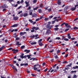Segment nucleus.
Returning <instances> with one entry per match:
<instances>
[{
    "instance_id": "f257e3e1",
    "label": "nucleus",
    "mask_w": 78,
    "mask_h": 78,
    "mask_svg": "<svg viewBox=\"0 0 78 78\" xmlns=\"http://www.w3.org/2000/svg\"><path fill=\"white\" fill-rule=\"evenodd\" d=\"M9 66H11V67L12 69H15V70H16V71H17V70L16 68V67L14 66L13 65L10 64Z\"/></svg>"
},
{
    "instance_id": "f03ea898",
    "label": "nucleus",
    "mask_w": 78,
    "mask_h": 78,
    "mask_svg": "<svg viewBox=\"0 0 78 78\" xmlns=\"http://www.w3.org/2000/svg\"><path fill=\"white\" fill-rule=\"evenodd\" d=\"M78 5H75V7H72L71 9V10L72 11H75V9H76V7H77L78 6Z\"/></svg>"
},
{
    "instance_id": "7ed1b4c3",
    "label": "nucleus",
    "mask_w": 78,
    "mask_h": 78,
    "mask_svg": "<svg viewBox=\"0 0 78 78\" xmlns=\"http://www.w3.org/2000/svg\"><path fill=\"white\" fill-rule=\"evenodd\" d=\"M38 36V35L37 34L35 35H33L32 36V37H35V39H38L39 38V37H37V36Z\"/></svg>"
},
{
    "instance_id": "20e7f679",
    "label": "nucleus",
    "mask_w": 78,
    "mask_h": 78,
    "mask_svg": "<svg viewBox=\"0 0 78 78\" xmlns=\"http://www.w3.org/2000/svg\"><path fill=\"white\" fill-rule=\"evenodd\" d=\"M33 10H29V15L30 16H31V15H33Z\"/></svg>"
},
{
    "instance_id": "39448f33",
    "label": "nucleus",
    "mask_w": 78,
    "mask_h": 78,
    "mask_svg": "<svg viewBox=\"0 0 78 78\" xmlns=\"http://www.w3.org/2000/svg\"><path fill=\"white\" fill-rule=\"evenodd\" d=\"M12 51H13V53H16L17 52L19 51V50H18L14 49H13L12 50Z\"/></svg>"
},
{
    "instance_id": "423d86ee",
    "label": "nucleus",
    "mask_w": 78,
    "mask_h": 78,
    "mask_svg": "<svg viewBox=\"0 0 78 78\" xmlns=\"http://www.w3.org/2000/svg\"><path fill=\"white\" fill-rule=\"evenodd\" d=\"M52 26H50V24L47 25L46 27L47 28H49V29H51V28H52Z\"/></svg>"
},
{
    "instance_id": "0eeeda50",
    "label": "nucleus",
    "mask_w": 78,
    "mask_h": 78,
    "mask_svg": "<svg viewBox=\"0 0 78 78\" xmlns=\"http://www.w3.org/2000/svg\"><path fill=\"white\" fill-rule=\"evenodd\" d=\"M20 57L21 58H22V59H23V58H25V59H26L27 56V55H25L24 56H20Z\"/></svg>"
},
{
    "instance_id": "6e6552de",
    "label": "nucleus",
    "mask_w": 78,
    "mask_h": 78,
    "mask_svg": "<svg viewBox=\"0 0 78 78\" xmlns=\"http://www.w3.org/2000/svg\"><path fill=\"white\" fill-rule=\"evenodd\" d=\"M5 46L3 45L1 48H0V51H1L3 49V48H5Z\"/></svg>"
},
{
    "instance_id": "1a4fd4ad",
    "label": "nucleus",
    "mask_w": 78,
    "mask_h": 78,
    "mask_svg": "<svg viewBox=\"0 0 78 78\" xmlns=\"http://www.w3.org/2000/svg\"><path fill=\"white\" fill-rule=\"evenodd\" d=\"M3 8H8V7L6 5H3L2 6Z\"/></svg>"
},
{
    "instance_id": "9d476101",
    "label": "nucleus",
    "mask_w": 78,
    "mask_h": 78,
    "mask_svg": "<svg viewBox=\"0 0 78 78\" xmlns=\"http://www.w3.org/2000/svg\"><path fill=\"white\" fill-rule=\"evenodd\" d=\"M16 34H17L16 33H15L13 35V36L14 37H15V38L17 37V35Z\"/></svg>"
},
{
    "instance_id": "9b49d317",
    "label": "nucleus",
    "mask_w": 78,
    "mask_h": 78,
    "mask_svg": "<svg viewBox=\"0 0 78 78\" xmlns=\"http://www.w3.org/2000/svg\"><path fill=\"white\" fill-rule=\"evenodd\" d=\"M58 5H61V0H58Z\"/></svg>"
},
{
    "instance_id": "f8f14e48",
    "label": "nucleus",
    "mask_w": 78,
    "mask_h": 78,
    "mask_svg": "<svg viewBox=\"0 0 78 78\" xmlns=\"http://www.w3.org/2000/svg\"><path fill=\"white\" fill-rule=\"evenodd\" d=\"M68 6H66L64 9V11H66L67 10V9H68Z\"/></svg>"
},
{
    "instance_id": "ddd939ff",
    "label": "nucleus",
    "mask_w": 78,
    "mask_h": 78,
    "mask_svg": "<svg viewBox=\"0 0 78 78\" xmlns=\"http://www.w3.org/2000/svg\"><path fill=\"white\" fill-rule=\"evenodd\" d=\"M18 19H19V18L17 16H16L13 18V20H17Z\"/></svg>"
},
{
    "instance_id": "4468645a",
    "label": "nucleus",
    "mask_w": 78,
    "mask_h": 78,
    "mask_svg": "<svg viewBox=\"0 0 78 78\" xmlns=\"http://www.w3.org/2000/svg\"><path fill=\"white\" fill-rule=\"evenodd\" d=\"M32 17H37V15L36 13H34L32 15Z\"/></svg>"
},
{
    "instance_id": "2eb2a0df",
    "label": "nucleus",
    "mask_w": 78,
    "mask_h": 78,
    "mask_svg": "<svg viewBox=\"0 0 78 78\" xmlns=\"http://www.w3.org/2000/svg\"><path fill=\"white\" fill-rule=\"evenodd\" d=\"M27 33L26 32H20V35H24V34H26Z\"/></svg>"
},
{
    "instance_id": "dca6fc26",
    "label": "nucleus",
    "mask_w": 78,
    "mask_h": 78,
    "mask_svg": "<svg viewBox=\"0 0 78 78\" xmlns=\"http://www.w3.org/2000/svg\"><path fill=\"white\" fill-rule=\"evenodd\" d=\"M18 26V25L17 24H14V25L12 26V27H17Z\"/></svg>"
},
{
    "instance_id": "f3484780",
    "label": "nucleus",
    "mask_w": 78,
    "mask_h": 78,
    "mask_svg": "<svg viewBox=\"0 0 78 78\" xmlns=\"http://www.w3.org/2000/svg\"><path fill=\"white\" fill-rule=\"evenodd\" d=\"M16 45H18V46L20 45H21V44H19V42L17 41L16 42Z\"/></svg>"
},
{
    "instance_id": "a211bd4d",
    "label": "nucleus",
    "mask_w": 78,
    "mask_h": 78,
    "mask_svg": "<svg viewBox=\"0 0 78 78\" xmlns=\"http://www.w3.org/2000/svg\"><path fill=\"white\" fill-rule=\"evenodd\" d=\"M33 69L34 70H35V71H36V70H37V68L36 67V66H34L33 68Z\"/></svg>"
},
{
    "instance_id": "6ab92c4d",
    "label": "nucleus",
    "mask_w": 78,
    "mask_h": 78,
    "mask_svg": "<svg viewBox=\"0 0 78 78\" xmlns=\"http://www.w3.org/2000/svg\"><path fill=\"white\" fill-rule=\"evenodd\" d=\"M31 45H35L36 44V42H32L31 43Z\"/></svg>"
},
{
    "instance_id": "aec40b11",
    "label": "nucleus",
    "mask_w": 78,
    "mask_h": 78,
    "mask_svg": "<svg viewBox=\"0 0 78 78\" xmlns=\"http://www.w3.org/2000/svg\"><path fill=\"white\" fill-rule=\"evenodd\" d=\"M70 34H68V38L69 39H71V36H70Z\"/></svg>"
},
{
    "instance_id": "412c9836",
    "label": "nucleus",
    "mask_w": 78,
    "mask_h": 78,
    "mask_svg": "<svg viewBox=\"0 0 78 78\" xmlns=\"http://www.w3.org/2000/svg\"><path fill=\"white\" fill-rule=\"evenodd\" d=\"M27 16H28V13H25L23 14L24 17H27Z\"/></svg>"
},
{
    "instance_id": "4be33fe9",
    "label": "nucleus",
    "mask_w": 78,
    "mask_h": 78,
    "mask_svg": "<svg viewBox=\"0 0 78 78\" xmlns=\"http://www.w3.org/2000/svg\"><path fill=\"white\" fill-rule=\"evenodd\" d=\"M31 55H27V57H28V59H30V58H31Z\"/></svg>"
},
{
    "instance_id": "5701e85b",
    "label": "nucleus",
    "mask_w": 78,
    "mask_h": 78,
    "mask_svg": "<svg viewBox=\"0 0 78 78\" xmlns=\"http://www.w3.org/2000/svg\"><path fill=\"white\" fill-rule=\"evenodd\" d=\"M39 8V7H36V8H34V10L35 11V10H37V9L38 8Z\"/></svg>"
},
{
    "instance_id": "b1692460",
    "label": "nucleus",
    "mask_w": 78,
    "mask_h": 78,
    "mask_svg": "<svg viewBox=\"0 0 78 78\" xmlns=\"http://www.w3.org/2000/svg\"><path fill=\"white\" fill-rule=\"evenodd\" d=\"M74 73H75L76 72V71H72L71 72V73H74Z\"/></svg>"
},
{
    "instance_id": "393cba45",
    "label": "nucleus",
    "mask_w": 78,
    "mask_h": 78,
    "mask_svg": "<svg viewBox=\"0 0 78 78\" xmlns=\"http://www.w3.org/2000/svg\"><path fill=\"white\" fill-rule=\"evenodd\" d=\"M37 2V0H34L33 1V3H36Z\"/></svg>"
},
{
    "instance_id": "a878e982",
    "label": "nucleus",
    "mask_w": 78,
    "mask_h": 78,
    "mask_svg": "<svg viewBox=\"0 0 78 78\" xmlns=\"http://www.w3.org/2000/svg\"><path fill=\"white\" fill-rule=\"evenodd\" d=\"M38 44L40 46H41V47L42 46V43H38Z\"/></svg>"
},
{
    "instance_id": "bb28decb",
    "label": "nucleus",
    "mask_w": 78,
    "mask_h": 78,
    "mask_svg": "<svg viewBox=\"0 0 78 78\" xmlns=\"http://www.w3.org/2000/svg\"><path fill=\"white\" fill-rule=\"evenodd\" d=\"M42 41V39H40L38 41V43H41V42Z\"/></svg>"
},
{
    "instance_id": "cd10ccee",
    "label": "nucleus",
    "mask_w": 78,
    "mask_h": 78,
    "mask_svg": "<svg viewBox=\"0 0 78 78\" xmlns=\"http://www.w3.org/2000/svg\"><path fill=\"white\" fill-rule=\"evenodd\" d=\"M38 12L39 13H41L42 12V10L41 9H38Z\"/></svg>"
},
{
    "instance_id": "c85d7f7f",
    "label": "nucleus",
    "mask_w": 78,
    "mask_h": 78,
    "mask_svg": "<svg viewBox=\"0 0 78 78\" xmlns=\"http://www.w3.org/2000/svg\"><path fill=\"white\" fill-rule=\"evenodd\" d=\"M61 20V19H56L55 20V21H56V22H58V21H59V20Z\"/></svg>"
},
{
    "instance_id": "c756f323",
    "label": "nucleus",
    "mask_w": 78,
    "mask_h": 78,
    "mask_svg": "<svg viewBox=\"0 0 78 78\" xmlns=\"http://www.w3.org/2000/svg\"><path fill=\"white\" fill-rule=\"evenodd\" d=\"M58 30H59V28H54V30H55V31H58Z\"/></svg>"
},
{
    "instance_id": "7c9ffc66",
    "label": "nucleus",
    "mask_w": 78,
    "mask_h": 78,
    "mask_svg": "<svg viewBox=\"0 0 78 78\" xmlns=\"http://www.w3.org/2000/svg\"><path fill=\"white\" fill-rule=\"evenodd\" d=\"M29 21L30 22V23H33V20H29Z\"/></svg>"
},
{
    "instance_id": "2f4dec72",
    "label": "nucleus",
    "mask_w": 78,
    "mask_h": 78,
    "mask_svg": "<svg viewBox=\"0 0 78 78\" xmlns=\"http://www.w3.org/2000/svg\"><path fill=\"white\" fill-rule=\"evenodd\" d=\"M64 40L65 41H69V39L67 38H65L64 39Z\"/></svg>"
},
{
    "instance_id": "473e14b6",
    "label": "nucleus",
    "mask_w": 78,
    "mask_h": 78,
    "mask_svg": "<svg viewBox=\"0 0 78 78\" xmlns=\"http://www.w3.org/2000/svg\"><path fill=\"white\" fill-rule=\"evenodd\" d=\"M74 30H78V27H74Z\"/></svg>"
},
{
    "instance_id": "72a5a7b5",
    "label": "nucleus",
    "mask_w": 78,
    "mask_h": 78,
    "mask_svg": "<svg viewBox=\"0 0 78 78\" xmlns=\"http://www.w3.org/2000/svg\"><path fill=\"white\" fill-rule=\"evenodd\" d=\"M71 77H72V76L71 75H69L68 76V78H71Z\"/></svg>"
},
{
    "instance_id": "f704fd0d",
    "label": "nucleus",
    "mask_w": 78,
    "mask_h": 78,
    "mask_svg": "<svg viewBox=\"0 0 78 78\" xmlns=\"http://www.w3.org/2000/svg\"><path fill=\"white\" fill-rule=\"evenodd\" d=\"M55 59H58V55H56L55 56Z\"/></svg>"
},
{
    "instance_id": "c9c22d12",
    "label": "nucleus",
    "mask_w": 78,
    "mask_h": 78,
    "mask_svg": "<svg viewBox=\"0 0 78 78\" xmlns=\"http://www.w3.org/2000/svg\"><path fill=\"white\" fill-rule=\"evenodd\" d=\"M40 6V7H41V8H42V7H43V4H41Z\"/></svg>"
},
{
    "instance_id": "e433bc0d",
    "label": "nucleus",
    "mask_w": 78,
    "mask_h": 78,
    "mask_svg": "<svg viewBox=\"0 0 78 78\" xmlns=\"http://www.w3.org/2000/svg\"><path fill=\"white\" fill-rule=\"evenodd\" d=\"M48 12H50V11H51V9H48Z\"/></svg>"
},
{
    "instance_id": "4c0bfd02",
    "label": "nucleus",
    "mask_w": 78,
    "mask_h": 78,
    "mask_svg": "<svg viewBox=\"0 0 78 78\" xmlns=\"http://www.w3.org/2000/svg\"><path fill=\"white\" fill-rule=\"evenodd\" d=\"M25 3L26 5H29V2H27L26 1Z\"/></svg>"
},
{
    "instance_id": "58836bf2",
    "label": "nucleus",
    "mask_w": 78,
    "mask_h": 78,
    "mask_svg": "<svg viewBox=\"0 0 78 78\" xmlns=\"http://www.w3.org/2000/svg\"><path fill=\"white\" fill-rule=\"evenodd\" d=\"M25 48V46H23L21 47V49H23V48Z\"/></svg>"
},
{
    "instance_id": "ea45409f",
    "label": "nucleus",
    "mask_w": 78,
    "mask_h": 78,
    "mask_svg": "<svg viewBox=\"0 0 78 78\" xmlns=\"http://www.w3.org/2000/svg\"><path fill=\"white\" fill-rule=\"evenodd\" d=\"M53 17V16H49V19H51Z\"/></svg>"
},
{
    "instance_id": "a19ab883",
    "label": "nucleus",
    "mask_w": 78,
    "mask_h": 78,
    "mask_svg": "<svg viewBox=\"0 0 78 78\" xmlns=\"http://www.w3.org/2000/svg\"><path fill=\"white\" fill-rule=\"evenodd\" d=\"M60 39H61V38H60L59 37H57L56 38V39H58V40H59Z\"/></svg>"
},
{
    "instance_id": "79ce46f5",
    "label": "nucleus",
    "mask_w": 78,
    "mask_h": 78,
    "mask_svg": "<svg viewBox=\"0 0 78 78\" xmlns=\"http://www.w3.org/2000/svg\"><path fill=\"white\" fill-rule=\"evenodd\" d=\"M30 50H27V52L26 53H30Z\"/></svg>"
},
{
    "instance_id": "37998d69",
    "label": "nucleus",
    "mask_w": 78,
    "mask_h": 78,
    "mask_svg": "<svg viewBox=\"0 0 78 78\" xmlns=\"http://www.w3.org/2000/svg\"><path fill=\"white\" fill-rule=\"evenodd\" d=\"M76 77H77V76L76 75H75L73 76V77L74 78H76Z\"/></svg>"
},
{
    "instance_id": "c03bdc74",
    "label": "nucleus",
    "mask_w": 78,
    "mask_h": 78,
    "mask_svg": "<svg viewBox=\"0 0 78 78\" xmlns=\"http://www.w3.org/2000/svg\"><path fill=\"white\" fill-rule=\"evenodd\" d=\"M31 7L29 6L28 8L27 9V10H29V9H31Z\"/></svg>"
},
{
    "instance_id": "a18cd8bd",
    "label": "nucleus",
    "mask_w": 78,
    "mask_h": 78,
    "mask_svg": "<svg viewBox=\"0 0 78 78\" xmlns=\"http://www.w3.org/2000/svg\"><path fill=\"white\" fill-rule=\"evenodd\" d=\"M22 11H20L18 12V14H20V13H22Z\"/></svg>"
},
{
    "instance_id": "49530a36",
    "label": "nucleus",
    "mask_w": 78,
    "mask_h": 78,
    "mask_svg": "<svg viewBox=\"0 0 78 78\" xmlns=\"http://www.w3.org/2000/svg\"><path fill=\"white\" fill-rule=\"evenodd\" d=\"M39 30V27H37L36 28L35 27V30Z\"/></svg>"
},
{
    "instance_id": "de8ad7c7",
    "label": "nucleus",
    "mask_w": 78,
    "mask_h": 78,
    "mask_svg": "<svg viewBox=\"0 0 78 78\" xmlns=\"http://www.w3.org/2000/svg\"><path fill=\"white\" fill-rule=\"evenodd\" d=\"M20 3H23V0H22L20 2Z\"/></svg>"
},
{
    "instance_id": "09e8293b",
    "label": "nucleus",
    "mask_w": 78,
    "mask_h": 78,
    "mask_svg": "<svg viewBox=\"0 0 78 78\" xmlns=\"http://www.w3.org/2000/svg\"><path fill=\"white\" fill-rule=\"evenodd\" d=\"M65 24V25L66 26V27H67V26H68V25H69V24L67 23H66Z\"/></svg>"
},
{
    "instance_id": "8fccbe9b",
    "label": "nucleus",
    "mask_w": 78,
    "mask_h": 78,
    "mask_svg": "<svg viewBox=\"0 0 78 78\" xmlns=\"http://www.w3.org/2000/svg\"><path fill=\"white\" fill-rule=\"evenodd\" d=\"M29 30H30V29H29V28H27L26 29V31H29Z\"/></svg>"
},
{
    "instance_id": "3c124183",
    "label": "nucleus",
    "mask_w": 78,
    "mask_h": 78,
    "mask_svg": "<svg viewBox=\"0 0 78 78\" xmlns=\"http://www.w3.org/2000/svg\"><path fill=\"white\" fill-rule=\"evenodd\" d=\"M66 63H67V62L66 61H65L62 62V64H66Z\"/></svg>"
},
{
    "instance_id": "603ef678",
    "label": "nucleus",
    "mask_w": 78,
    "mask_h": 78,
    "mask_svg": "<svg viewBox=\"0 0 78 78\" xmlns=\"http://www.w3.org/2000/svg\"><path fill=\"white\" fill-rule=\"evenodd\" d=\"M55 20L52 21V24H54V23H55Z\"/></svg>"
},
{
    "instance_id": "864d4df0",
    "label": "nucleus",
    "mask_w": 78,
    "mask_h": 78,
    "mask_svg": "<svg viewBox=\"0 0 78 78\" xmlns=\"http://www.w3.org/2000/svg\"><path fill=\"white\" fill-rule=\"evenodd\" d=\"M59 52H60V50H58L57 51V53L58 54V53H59Z\"/></svg>"
},
{
    "instance_id": "5fc2aeb1",
    "label": "nucleus",
    "mask_w": 78,
    "mask_h": 78,
    "mask_svg": "<svg viewBox=\"0 0 78 78\" xmlns=\"http://www.w3.org/2000/svg\"><path fill=\"white\" fill-rule=\"evenodd\" d=\"M39 19L38 18V19H37L35 21H36V22H37V21H39Z\"/></svg>"
},
{
    "instance_id": "6e6d98bb",
    "label": "nucleus",
    "mask_w": 78,
    "mask_h": 78,
    "mask_svg": "<svg viewBox=\"0 0 78 78\" xmlns=\"http://www.w3.org/2000/svg\"><path fill=\"white\" fill-rule=\"evenodd\" d=\"M22 8V6H19L18 8V9H20V8Z\"/></svg>"
},
{
    "instance_id": "4d7b16f0",
    "label": "nucleus",
    "mask_w": 78,
    "mask_h": 78,
    "mask_svg": "<svg viewBox=\"0 0 78 78\" xmlns=\"http://www.w3.org/2000/svg\"><path fill=\"white\" fill-rule=\"evenodd\" d=\"M24 65L25 66H28V64L27 63L24 64Z\"/></svg>"
},
{
    "instance_id": "13d9d810",
    "label": "nucleus",
    "mask_w": 78,
    "mask_h": 78,
    "mask_svg": "<svg viewBox=\"0 0 78 78\" xmlns=\"http://www.w3.org/2000/svg\"><path fill=\"white\" fill-rule=\"evenodd\" d=\"M67 27L68 28H71V26L70 25H68V26H67Z\"/></svg>"
},
{
    "instance_id": "bf43d9fd",
    "label": "nucleus",
    "mask_w": 78,
    "mask_h": 78,
    "mask_svg": "<svg viewBox=\"0 0 78 78\" xmlns=\"http://www.w3.org/2000/svg\"><path fill=\"white\" fill-rule=\"evenodd\" d=\"M7 1H8L9 2H13V0H7Z\"/></svg>"
},
{
    "instance_id": "052dcab7",
    "label": "nucleus",
    "mask_w": 78,
    "mask_h": 78,
    "mask_svg": "<svg viewBox=\"0 0 78 78\" xmlns=\"http://www.w3.org/2000/svg\"><path fill=\"white\" fill-rule=\"evenodd\" d=\"M48 18H45L44 19V20L45 21H47V20H48Z\"/></svg>"
},
{
    "instance_id": "680f3d73",
    "label": "nucleus",
    "mask_w": 78,
    "mask_h": 78,
    "mask_svg": "<svg viewBox=\"0 0 78 78\" xmlns=\"http://www.w3.org/2000/svg\"><path fill=\"white\" fill-rule=\"evenodd\" d=\"M12 48H10L8 49V50H12Z\"/></svg>"
},
{
    "instance_id": "e2e57ef3",
    "label": "nucleus",
    "mask_w": 78,
    "mask_h": 78,
    "mask_svg": "<svg viewBox=\"0 0 78 78\" xmlns=\"http://www.w3.org/2000/svg\"><path fill=\"white\" fill-rule=\"evenodd\" d=\"M20 39V38H19V37H17L16 38V40H19V39Z\"/></svg>"
},
{
    "instance_id": "0e129e2a",
    "label": "nucleus",
    "mask_w": 78,
    "mask_h": 78,
    "mask_svg": "<svg viewBox=\"0 0 78 78\" xmlns=\"http://www.w3.org/2000/svg\"><path fill=\"white\" fill-rule=\"evenodd\" d=\"M69 30V29H67L65 30V31H67Z\"/></svg>"
},
{
    "instance_id": "69168bd1",
    "label": "nucleus",
    "mask_w": 78,
    "mask_h": 78,
    "mask_svg": "<svg viewBox=\"0 0 78 78\" xmlns=\"http://www.w3.org/2000/svg\"><path fill=\"white\" fill-rule=\"evenodd\" d=\"M36 28V27H33L32 28V30H34V29H35Z\"/></svg>"
},
{
    "instance_id": "338daca9",
    "label": "nucleus",
    "mask_w": 78,
    "mask_h": 78,
    "mask_svg": "<svg viewBox=\"0 0 78 78\" xmlns=\"http://www.w3.org/2000/svg\"><path fill=\"white\" fill-rule=\"evenodd\" d=\"M56 64H55L54 65V66L53 67V68L54 69L55 68V67H56Z\"/></svg>"
},
{
    "instance_id": "774afa93",
    "label": "nucleus",
    "mask_w": 78,
    "mask_h": 78,
    "mask_svg": "<svg viewBox=\"0 0 78 78\" xmlns=\"http://www.w3.org/2000/svg\"><path fill=\"white\" fill-rule=\"evenodd\" d=\"M57 17H55L53 19H54V20H55V19H57Z\"/></svg>"
}]
</instances>
